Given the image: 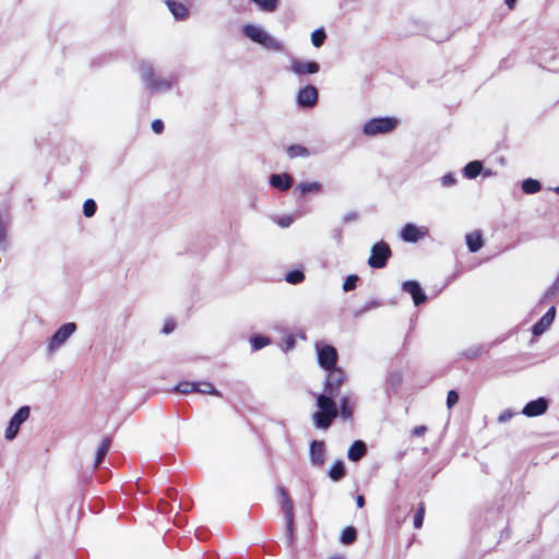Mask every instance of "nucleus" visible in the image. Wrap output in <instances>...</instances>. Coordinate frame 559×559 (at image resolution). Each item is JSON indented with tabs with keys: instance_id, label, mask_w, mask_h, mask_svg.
Here are the masks:
<instances>
[{
	"instance_id": "473e14b6",
	"label": "nucleus",
	"mask_w": 559,
	"mask_h": 559,
	"mask_svg": "<svg viewBox=\"0 0 559 559\" xmlns=\"http://www.w3.org/2000/svg\"><path fill=\"white\" fill-rule=\"evenodd\" d=\"M356 539V530L352 526L349 527H346L343 530L342 532V535H341V542L345 545H349L352 543H354V540Z\"/></svg>"
},
{
	"instance_id": "cd10ccee",
	"label": "nucleus",
	"mask_w": 559,
	"mask_h": 559,
	"mask_svg": "<svg viewBox=\"0 0 559 559\" xmlns=\"http://www.w3.org/2000/svg\"><path fill=\"white\" fill-rule=\"evenodd\" d=\"M110 447V440L108 438L103 439L96 453V460L94 466L97 467L100 462L104 460L108 449Z\"/></svg>"
},
{
	"instance_id": "1a4fd4ad",
	"label": "nucleus",
	"mask_w": 559,
	"mask_h": 559,
	"mask_svg": "<svg viewBox=\"0 0 559 559\" xmlns=\"http://www.w3.org/2000/svg\"><path fill=\"white\" fill-rule=\"evenodd\" d=\"M328 376L324 382V393L337 396L342 384L345 381V373L341 368L326 370Z\"/></svg>"
},
{
	"instance_id": "3c124183",
	"label": "nucleus",
	"mask_w": 559,
	"mask_h": 559,
	"mask_svg": "<svg viewBox=\"0 0 559 559\" xmlns=\"http://www.w3.org/2000/svg\"><path fill=\"white\" fill-rule=\"evenodd\" d=\"M356 504L358 508H362L365 506V498L362 496H357Z\"/></svg>"
},
{
	"instance_id": "7c9ffc66",
	"label": "nucleus",
	"mask_w": 559,
	"mask_h": 559,
	"mask_svg": "<svg viewBox=\"0 0 559 559\" xmlns=\"http://www.w3.org/2000/svg\"><path fill=\"white\" fill-rule=\"evenodd\" d=\"M259 8L265 12H273L278 5V0H252Z\"/></svg>"
},
{
	"instance_id": "4be33fe9",
	"label": "nucleus",
	"mask_w": 559,
	"mask_h": 559,
	"mask_svg": "<svg viewBox=\"0 0 559 559\" xmlns=\"http://www.w3.org/2000/svg\"><path fill=\"white\" fill-rule=\"evenodd\" d=\"M366 444L362 441L358 440L350 445L347 455L350 461L357 462L366 454Z\"/></svg>"
},
{
	"instance_id": "7ed1b4c3",
	"label": "nucleus",
	"mask_w": 559,
	"mask_h": 559,
	"mask_svg": "<svg viewBox=\"0 0 559 559\" xmlns=\"http://www.w3.org/2000/svg\"><path fill=\"white\" fill-rule=\"evenodd\" d=\"M399 126V119L393 117L372 118L364 126V134L374 136L386 134L395 130Z\"/></svg>"
},
{
	"instance_id": "603ef678",
	"label": "nucleus",
	"mask_w": 559,
	"mask_h": 559,
	"mask_svg": "<svg viewBox=\"0 0 559 559\" xmlns=\"http://www.w3.org/2000/svg\"><path fill=\"white\" fill-rule=\"evenodd\" d=\"M174 330V325L173 324H166L163 329V332L168 334L170 333L171 331Z\"/></svg>"
},
{
	"instance_id": "f3484780",
	"label": "nucleus",
	"mask_w": 559,
	"mask_h": 559,
	"mask_svg": "<svg viewBox=\"0 0 559 559\" xmlns=\"http://www.w3.org/2000/svg\"><path fill=\"white\" fill-rule=\"evenodd\" d=\"M177 82L176 75L169 76H156L150 86L147 87L152 92H165L169 91L174 84Z\"/></svg>"
},
{
	"instance_id": "864d4df0",
	"label": "nucleus",
	"mask_w": 559,
	"mask_h": 559,
	"mask_svg": "<svg viewBox=\"0 0 559 559\" xmlns=\"http://www.w3.org/2000/svg\"><path fill=\"white\" fill-rule=\"evenodd\" d=\"M515 1H516V0H506V4H507L510 9H513Z\"/></svg>"
},
{
	"instance_id": "4c0bfd02",
	"label": "nucleus",
	"mask_w": 559,
	"mask_h": 559,
	"mask_svg": "<svg viewBox=\"0 0 559 559\" xmlns=\"http://www.w3.org/2000/svg\"><path fill=\"white\" fill-rule=\"evenodd\" d=\"M305 278V275L302 272L300 271H292L289 273L286 274V282L290 283V284H298L300 282H302Z\"/></svg>"
},
{
	"instance_id": "a18cd8bd",
	"label": "nucleus",
	"mask_w": 559,
	"mask_h": 559,
	"mask_svg": "<svg viewBox=\"0 0 559 559\" xmlns=\"http://www.w3.org/2000/svg\"><path fill=\"white\" fill-rule=\"evenodd\" d=\"M557 292H559V276L556 278L551 287L547 290L546 297L555 295Z\"/></svg>"
},
{
	"instance_id": "6e6d98bb",
	"label": "nucleus",
	"mask_w": 559,
	"mask_h": 559,
	"mask_svg": "<svg viewBox=\"0 0 559 559\" xmlns=\"http://www.w3.org/2000/svg\"><path fill=\"white\" fill-rule=\"evenodd\" d=\"M481 173H483V175H484L485 177H489V176H491V175H492V171H491L490 169H486V170H484V171H481Z\"/></svg>"
},
{
	"instance_id": "79ce46f5",
	"label": "nucleus",
	"mask_w": 559,
	"mask_h": 559,
	"mask_svg": "<svg viewBox=\"0 0 559 559\" xmlns=\"http://www.w3.org/2000/svg\"><path fill=\"white\" fill-rule=\"evenodd\" d=\"M457 402H459V394L453 390L449 391L448 396H447V406L449 408H452Z\"/></svg>"
},
{
	"instance_id": "4468645a",
	"label": "nucleus",
	"mask_w": 559,
	"mask_h": 559,
	"mask_svg": "<svg viewBox=\"0 0 559 559\" xmlns=\"http://www.w3.org/2000/svg\"><path fill=\"white\" fill-rule=\"evenodd\" d=\"M404 292L408 293L416 306L426 301V295L423 292L420 285L416 281H406L402 284Z\"/></svg>"
},
{
	"instance_id": "a19ab883",
	"label": "nucleus",
	"mask_w": 559,
	"mask_h": 559,
	"mask_svg": "<svg viewBox=\"0 0 559 559\" xmlns=\"http://www.w3.org/2000/svg\"><path fill=\"white\" fill-rule=\"evenodd\" d=\"M358 280H359V277L357 275L347 276L343 283L344 292H350V290L355 289Z\"/></svg>"
},
{
	"instance_id": "b1692460",
	"label": "nucleus",
	"mask_w": 559,
	"mask_h": 559,
	"mask_svg": "<svg viewBox=\"0 0 559 559\" xmlns=\"http://www.w3.org/2000/svg\"><path fill=\"white\" fill-rule=\"evenodd\" d=\"M483 171V164L479 160H473L465 165L463 175L468 179H474Z\"/></svg>"
},
{
	"instance_id": "ea45409f",
	"label": "nucleus",
	"mask_w": 559,
	"mask_h": 559,
	"mask_svg": "<svg viewBox=\"0 0 559 559\" xmlns=\"http://www.w3.org/2000/svg\"><path fill=\"white\" fill-rule=\"evenodd\" d=\"M441 185L444 188H451L456 185L457 179L454 174L448 173L440 178Z\"/></svg>"
},
{
	"instance_id": "09e8293b",
	"label": "nucleus",
	"mask_w": 559,
	"mask_h": 559,
	"mask_svg": "<svg viewBox=\"0 0 559 559\" xmlns=\"http://www.w3.org/2000/svg\"><path fill=\"white\" fill-rule=\"evenodd\" d=\"M295 346V338L292 335H288L285 340V349H292Z\"/></svg>"
},
{
	"instance_id": "f704fd0d",
	"label": "nucleus",
	"mask_w": 559,
	"mask_h": 559,
	"mask_svg": "<svg viewBox=\"0 0 559 559\" xmlns=\"http://www.w3.org/2000/svg\"><path fill=\"white\" fill-rule=\"evenodd\" d=\"M325 37L326 36L323 29H316L311 34V43L314 47L319 48L323 45Z\"/></svg>"
},
{
	"instance_id": "2f4dec72",
	"label": "nucleus",
	"mask_w": 559,
	"mask_h": 559,
	"mask_svg": "<svg viewBox=\"0 0 559 559\" xmlns=\"http://www.w3.org/2000/svg\"><path fill=\"white\" fill-rule=\"evenodd\" d=\"M485 353V348L483 345L472 346L463 352V356L468 359H475L481 356Z\"/></svg>"
},
{
	"instance_id": "58836bf2",
	"label": "nucleus",
	"mask_w": 559,
	"mask_h": 559,
	"mask_svg": "<svg viewBox=\"0 0 559 559\" xmlns=\"http://www.w3.org/2000/svg\"><path fill=\"white\" fill-rule=\"evenodd\" d=\"M197 383L195 382H181L176 386V391L188 394L191 392H195Z\"/></svg>"
},
{
	"instance_id": "0eeeda50",
	"label": "nucleus",
	"mask_w": 559,
	"mask_h": 559,
	"mask_svg": "<svg viewBox=\"0 0 559 559\" xmlns=\"http://www.w3.org/2000/svg\"><path fill=\"white\" fill-rule=\"evenodd\" d=\"M277 492L281 497L282 510L285 514L286 520V537L288 543H292L294 538V511L293 502L283 487L277 488Z\"/></svg>"
},
{
	"instance_id": "6ab92c4d",
	"label": "nucleus",
	"mask_w": 559,
	"mask_h": 559,
	"mask_svg": "<svg viewBox=\"0 0 559 559\" xmlns=\"http://www.w3.org/2000/svg\"><path fill=\"white\" fill-rule=\"evenodd\" d=\"M139 73L146 87L156 78L154 67L148 61H141L139 64Z\"/></svg>"
},
{
	"instance_id": "aec40b11",
	"label": "nucleus",
	"mask_w": 559,
	"mask_h": 559,
	"mask_svg": "<svg viewBox=\"0 0 559 559\" xmlns=\"http://www.w3.org/2000/svg\"><path fill=\"white\" fill-rule=\"evenodd\" d=\"M166 5L176 20L183 21L188 17V9L175 0H166Z\"/></svg>"
},
{
	"instance_id": "49530a36",
	"label": "nucleus",
	"mask_w": 559,
	"mask_h": 559,
	"mask_svg": "<svg viewBox=\"0 0 559 559\" xmlns=\"http://www.w3.org/2000/svg\"><path fill=\"white\" fill-rule=\"evenodd\" d=\"M512 416H513V413L511 411H504L503 413H501L499 415L498 420L500 423H506V421L510 420L512 418Z\"/></svg>"
},
{
	"instance_id": "f257e3e1",
	"label": "nucleus",
	"mask_w": 559,
	"mask_h": 559,
	"mask_svg": "<svg viewBox=\"0 0 559 559\" xmlns=\"http://www.w3.org/2000/svg\"><path fill=\"white\" fill-rule=\"evenodd\" d=\"M242 33L248 39L260 45L265 50L273 52H283L285 50L284 43L271 35L261 25L246 24L242 26Z\"/></svg>"
},
{
	"instance_id": "37998d69",
	"label": "nucleus",
	"mask_w": 559,
	"mask_h": 559,
	"mask_svg": "<svg viewBox=\"0 0 559 559\" xmlns=\"http://www.w3.org/2000/svg\"><path fill=\"white\" fill-rule=\"evenodd\" d=\"M294 219L289 215H284L278 218L277 224L282 228L289 227L293 224Z\"/></svg>"
},
{
	"instance_id": "393cba45",
	"label": "nucleus",
	"mask_w": 559,
	"mask_h": 559,
	"mask_svg": "<svg viewBox=\"0 0 559 559\" xmlns=\"http://www.w3.org/2000/svg\"><path fill=\"white\" fill-rule=\"evenodd\" d=\"M345 475V467L342 461H336L329 471V476L334 481L341 480Z\"/></svg>"
},
{
	"instance_id": "c9c22d12",
	"label": "nucleus",
	"mask_w": 559,
	"mask_h": 559,
	"mask_svg": "<svg viewBox=\"0 0 559 559\" xmlns=\"http://www.w3.org/2000/svg\"><path fill=\"white\" fill-rule=\"evenodd\" d=\"M424 518H425V504L420 503L418 507V510L414 516V527L415 528H420L423 526Z\"/></svg>"
},
{
	"instance_id": "423d86ee",
	"label": "nucleus",
	"mask_w": 559,
	"mask_h": 559,
	"mask_svg": "<svg viewBox=\"0 0 559 559\" xmlns=\"http://www.w3.org/2000/svg\"><path fill=\"white\" fill-rule=\"evenodd\" d=\"M392 251L389 245L384 241H379L371 247V253L368 259V264L372 269H382L386 265Z\"/></svg>"
},
{
	"instance_id": "bb28decb",
	"label": "nucleus",
	"mask_w": 559,
	"mask_h": 559,
	"mask_svg": "<svg viewBox=\"0 0 559 559\" xmlns=\"http://www.w3.org/2000/svg\"><path fill=\"white\" fill-rule=\"evenodd\" d=\"M522 189L526 194H533L542 189V185L539 181L528 178L522 182Z\"/></svg>"
},
{
	"instance_id": "5701e85b",
	"label": "nucleus",
	"mask_w": 559,
	"mask_h": 559,
	"mask_svg": "<svg viewBox=\"0 0 559 559\" xmlns=\"http://www.w3.org/2000/svg\"><path fill=\"white\" fill-rule=\"evenodd\" d=\"M466 243L471 252H477L484 245L481 234L479 231L467 234Z\"/></svg>"
},
{
	"instance_id": "412c9836",
	"label": "nucleus",
	"mask_w": 559,
	"mask_h": 559,
	"mask_svg": "<svg viewBox=\"0 0 559 559\" xmlns=\"http://www.w3.org/2000/svg\"><path fill=\"white\" fill-rule=\"evenodd\" d=\"M355 409V403L349 396H343L340 401V415L344 420L352 418Z\"/></svg>"
},
{
	"instance_id": "4d7b16f0",
	"label": "nucleus",
	"mask_w": 559,
	"mask_h": 559,
	"mask_svg": "<svg viewBox=\"0 0 559 559\" xmlns=\"http://www.w3.org/2000/svg\"><path fill=\"white\" fill-rule=\"evenodd\" d=\"M554 191H555L557 194H559V187H556V188L554 189Z\"/></svg>"
},
{
	"instance_id": "39448f33",
	"label": "nucleus",
	"mask_w": 559,
	"mask_h": 559,
	"mask_svg": "<svg viewBox=\"0 0 559 559\" xmlns=\"http://www.w3.org/2000/svg\"><path fill=\"white\" fill-rule=\"evenodd\" d=\"M318 364L325 370L336 368V361L338 358L337 350L334 346L328 344H316Z\"/></svg>"
},
{
	"instance_id": "e433bc0d",
	"label": "nucleus",
	"mask_w": 559,
	"mask_h": 559,
	"mask_svg": "<svg viewBox=\"0 0 559 559\" xmlns=\"http://www.w3.org/2000/svg\"><path fill=\"white\" fill-rule=\"evenodd\" d=\"M96 203L94 200L92 199H87L85 200L84 204H83V214L86 216V217H92L95 212H96Z\"/></svg>"
},
{
	"instance_id": "ddd939ff",
	"label": "nucleus",
	"mask_w": 559,
	"mask_h": 559,
	"mask_svg": "<svg viewBox=\"0 0 559 559\" xmlns=\"http://www.w3.org/2000/svg\"><path fill=\"white\" fill-rule=\"evenodd\" d=\"M547 400L539 397L537 400L528 402L522 409V414L527 417L540 416L547 411Z\"/></svg>"
},
{
	"instance_id": "20e7f679",
	"label": "nucleus",
	"mask_w": 559,
	"mask_h": 559,
	"mask_svg": "<svg viewBox=\"0 0 559 559\" xmlns=\"http://www.w3.org/2000/svg\"><path fill=\"white\" fill-rule=\"evenodd\" d=\"M76 331V324L73 322H68L62 324L55 334L50 337L47 344V350L49 354H53L57 349H59L70 338V336Z\"/></svg>"
},
{
	"instance_id": "f03ea898",
	"label": "nucleus",
	"mask_w": 559,
	"mask_h": 559,
	"mask_svg": "<svg viewBox=\"0 0 559 559\" xmlns=\"http://www.w3.org/2000/svg\"><path fill=\"white\" fill-rule=\"evenodd\" d=\"M334 395L322 393L317 395L318 412L312 414V420L317 428L328 429L338 416V408Z\"/></svg>"
},
{
	"instance_id": "de8ad7c7",
	"label": "nucleus",
	"mask_w": 559,
	"mask_h": 559,
	"mask_svg": "<svg viewBox=\"0 0 559 559\" xmlns=\"http://www.w3.org/2000/svg\"><path fill=\"white\" fill-rule=\"evenodd\" d=\"M427 428L426 426H417L413 429L412 433L413 436H423L426 432Z\"/></svg>"
},
{
	"instance_id": "a211bd4d",
	"label": "nucleus",
	"mask_w": 559,
	"mask_h": 559,
	"mask_svg": "<svg viewBox=\"0 0 559 559\" xmlns=\"http://www.w3.org/2000/svg\"><path fill=\"white\" fill-rule=\"evenodd\" d=\"M269 181L273 188L286 191L293 185V177L288 174H273L270 176Z\"/></svg>"
},
{
	"instance_id": "72a5a7b5",
	"label": "nucleus",
	"mask_w": 559,
	"mask_h": 559,
	"mask_svg": "<svg viewBox=\"0 0 559 559\" xmlns=\"http://www.w3.org/2000/svg\"><path fill=\"white\" fill-rule=\"evenodd\" d=\"M270 344V338L266 336L258 335L251 338V346L254 350H259Z\"/></svg>"
},
{
	"instance_id": "9d476101",
	"label": "nucleus",
	"mask_w": 559,
	"mask_h": 559,
	"mask_svg": "<svg viewBox=\"0 0 559 559\" xmlns=\"http://www.w3.org/2000/svg\"><path fill=\"white\" fill-rule=\"evenodd\" d=\"M429 229L426 226H417L407 223L401 230L400 237L405 242H417L428 236Z\"/></svg>"
},
{
	"instance_id": "c85d7f7f",
	"label": "nucleus",
	"mask_w": 559,
	"mask_h": 559,
	"mask_svg": "<svg viewBox=\"0 0 559 559\" xmlns=\"http://www.w3.org/2000/svg\"><path fill=\"white\" fill-rule=\"evenodd\" d=\"M287 154L290 158L309 156L308 150L302 145H290L287 148Z\"/></svg>"
},
{
	"instance_id": "f8f14e48",
	"label": "nucleus",
	"mask_w": 559,
	"mask_h": 559,
	"mask_svg": "<svg viewBox=\"0 0 559 559\" xmlns=\"http://www.w3.org/2000/svg\"><path fill=\"white\" fill-rule=\"evenodd\" d=\"M298 105L301 107H313L318 102V91L314 86L308 85L299 90L297 94Z\"/></svg>"
},
{
	"instance_id": "c03bdc74",
	"label": "nucleus",
	"mask_w": 559,
	"mask_h": 559,
	"mask_svg": "<svg viewBox=\"0 0 559 559\" xmlns=\"http://www.w3.org/2000/svg\"><path fill=\"white\" fill-rule=\"evenodd\" d=\"M152 130L156 134H160L164 131V122L160 119H156L152 122Z\"/></svg>"
},
{
	"instance_id": "9b49d317",
	"label": "nucleus",
	"mask_w": 559,
	"mask_h": 559,
	"mask_svg": "<svg viewBox=\"0 0 559 559\" xmlns=\"http://www.w3.org/2000/svg\"><path fill=\"white\" fill-rule=\"evenodd\" d=\"M320 66L314 61H304L300 59H293L290 63V71L296 75L314 74L319 72Z\"/></svg>"
},
{
	"instance_id": "2eb2a0df",
	"label": "nucleus",
	"mask_w": 559,
	"mask_h": 559,
	"mask_svg": "<svg viewBox=\"0 0 559 559\" xmlns=\"http://www.w3.org/2000/svg\"><path fill=\"white\" fill-rule=\"evenodd\" d=\"M556 316L555 307L548 309V311L540 318V320L533 325L532 332L535 336L542 335L552 324Z\"/></svg>"
},
{
	"instance_id": "c756f323",
	"label": "nucleus",
	"mask_w": 559,
	"mask_h": 559,
	"mask_svg": "<svg viewBox=\"0 0 559 559\" xmlns=\"http://www.w3.org/2000/svg\"><path fill=\"white\" fill-rule=\"evenodd\" d=\"M195 392L221 396V393L210 382L197 383Z\"/></svg>"
},
{
	"instance_id": "a878e982",
	"label": "nucleus",
	"mask_w": 559,
	"mask_h": 559,
	"mask_svg": "<svg viewBox=\"0 0 559 559\" xmlns=\"http://www.w3.org/2000/svg\"><path fill=\"white\" fill-rule=\"evenodd\" d=\"M297 189L302 193H318L322 189V185L320 182H301L297 186Z\"/></svg>"
},
{
	"instance_id": "6e6552de",
	"label": "nucleus",
	"mask_w": 559,
	"mask_h": 559,
	"mask_svg": "<svg viewBox=\"0 0 559 559\" xmlns=\"http://www.w3.org/2000/svg\"><path fill=\"white\" fill-rule=\"evenodd\" d=\"M31 414V408L28 406H22L17 409V412L12 416L5 432L4 437L7 440H13L23 423H25Z\"/></svg>"
},
{
	"instance_id": "5fc2aeb1",
	"label": "nucleus",
	"mask_w": 559,
	"mask_h": 559,
	"mask_svg": "<svg viewBox=\"0 0 559 559\" xmlns=\"http://www.w3.org/2000/svg\"><path fill=\"white\" fill-rule=\"evenodd\" d=\"M334 238H335L337 241H340V240H341V238H342V233H341V230H336V231H335Z\"/></svg>"
},
{
	"instance_id": "8fccbe9b",
	"label": "nucleus",
	"mask_w": 559,
	"mask_h": 559,
	"mask_svg": "<svg viewBox=\"0 0 559 559\" xmlns=\"http://www.w3.org/2000/svg\"><path fill=\"white\" fill-rule=\"evenodd\" d=\"M356 218H357L356 213H348V214H345V215H344L343 221H344L345 223H347V222L355 221Z\"/></svg>"
},
{
	"instance_id": "dca6fc26",
	"label": "nucleus",
	"mask_w": 559,
	"mask_h": 559,
	"mask_svg": "<svg viewBox=\"0 0 559 559\" xmlns=\"http://www.w3.org/2000/svg\"><path fill=\"white\" fill-rule=\"evenodd\" d=\"M310 461L314 466H322L325 461V445L322 441H312L310 444Z\"/></svg>"
}]
</instances>
